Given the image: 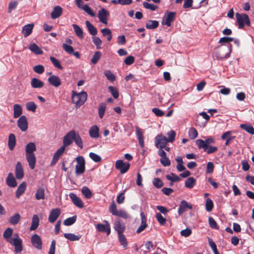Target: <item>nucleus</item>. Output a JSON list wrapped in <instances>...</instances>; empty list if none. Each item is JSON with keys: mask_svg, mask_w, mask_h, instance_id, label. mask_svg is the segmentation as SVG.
<instances>
[{"mask_svg": "<svg viewBox=\"0 0 254 254\" xmlns=\"http://www.w3.org/2000/svg\"><path fill=\"white\" fill-rule=\"evenodd\" d=\"M12 233L13 229L8 228L4 231L3 237L7 242L14 246L15 253H20L23 250L22 241L17 234H15L13 238H11Z\"/></svg>", "mask_w": 254, "mask_h": 254, "instance_id": "obj_1", "label": "nucleus"}, {"mask_svg": "<svg viewBox=\"0 0 254 254\" xmlns=\"http://www.w3.org/2000/svg\"><path fill=\"white\" fill-rule=\"evenodd\" d=\"M36 146L34 142L28 143L25 147V156L28 165L31 169H34L36 165V156L34 152Z\"/></svg>", "mask_w": 254, "mask_h": 254, "instance_id": "obj_2", "label": "nucleus"}, {"mask_svg": "<svg viewBox=\"0 0 254 254\" xmlns=\"http://www.w3.org/2000/svg\"><path fill=\"white\" fill-rule=\"evenodd\" d=\"M87 94L86 92L82 91L76 93L73 91L71 97L72 102L75 104L76 108H79L87 100Z\"/></svg>", "mask_w": 254, "mask_h": 254, "instance_id": "obj_3", "label": "nucleus"}, {"mask_svg": "<svg viewBox=\"0 0 254 254\" xmlns=\"http://www.w3.org/2000/svg\"><path fill=\"white\" fill-rule=\"evenodd\" d=\"M236 17L239 25V28H243L245 24L248 26H250L251 25V22L249 17L247 14H240L237 12L236 13Z\"/></svg>", "mask_w": 254, "mask_h": 254, "instance_id": "obj_4", "label": "nucleus"}, {"mask_svg": "<svg viewBox=\"0 0 254 254\" xmlns=\"http://www.w3.org/2000/svg\"><path fill=\"white\" fill-rule=\"evenodd\" d=\"M109 211L112 215L122 217L124 219H127L129 217L127 213L122 209L119 210H117V206L115 202L113 201L109 207Z\"/></svg>", "mask_w": 254, "mask_h": 254, "instance_id": "obj_5", "label": "nucleus"}, {"mask_svg": "<svg viewBox=\"0 0 254 254\" xmlns=\"http://www.w3.org/2000/svg\"><path fill=\"white\" fill-rule=\"evenodd\" d=\"M77 164L75 166V173L76 175L83 174L85 171V161L84 157L79 156L75 158Z\"/></svg>", "mask_w": 254, "mask_h": 254, "instance_id": "obj_6", "label": "nucleus"}, {"mask_svg": "<svg viewBox=\"0 0 254 254\" xmlns=\"http://www.w3.org/2000/svg\"><path fill=\"white\" fill-rule=\"evenodd\" d=\"M196 142L199 149H203L204 151H206L209 144L215 142V139L211 137L207 138L205 140L199 139Z\"/></svg>", "mask_w": 254, "mask_h": 254, "instance_id": "obj_7", "label": "nucleus"}, {"mask_svg": "<svg viewBox=\"0 0 254 254\" xmlns=\"http://www.w3.org/2000/svg\"><path fill=\"white\" fill-rule=\"evenodd\" d=\"M115 167L120 170L121 173H126L129 169L130 164L128 162H124L122 160H118L116 162Z\"/></svg>", "mask_w": 254, "mask_h": 254, "instance_id": "obj_8", "label": "nucleus"}, {"mask_svg": "<svg viewBox=\"0 0 254 254\" xmlns=\"http://www.w3.org/2000/svg\"><path fill=\"white\" fill-rule=\"evenodd\" d=\"M155 145L157 148L162 149L169 142L167 138L162 134H158L155 138Z\"/></svg>", "mask_w": 254, "mask_h": 254, "instance_id": "obj_9", "label": "nucleus"}, {"mask_svg": "<svg viewBox=\"0 0 254 254\" xmlns=\"http://www.w3.org/2000/svg\"><path fill=\"white\" fill-rule=\"evenodd\" d=\"M75 133L76 132L73 130L67 132L64 137L63 146L66 147L70 145L73 141L74 138L75 137Z\"/></svg>", "mask_w": 254, "mask_h": 254, "instance_id": "obj_10", "label": "nucleus"}, {"mask_svg": "<svg viewBox=\"0 0 254 254\" xmlns=\"http://www.w3.org/2000/svg\"><path fill=\"white\" fill-rule=\"evenodd\" d=\"M104 224L98 223L96 225L97 230L102 233H106L107 235L111 233V227L109 222L107 220H104Z\"/></svg>", "mask_w": 254, "mask_h": 254, "instance_id": "obj_11", "label": "nucleus"}, {"mask_svg": "<svg viewBox=\"0 0 254 254\" xmlns=\"http://www.w3.org/2000/svg\"><path fill=\"white\" fill-rule=\"evenodd\" d=\"M109 16V12L104 8H102L98 12V17L99 21L103 24H107L108 19Z\"/></svg>", "mask_w": 254, "mask_h": 254, "instance_id": "obj_12", "label": "nucleus"}, {"mask_svg": "<svg viewBox=\"0 0 254 254\" xmlns=\"http://www.w3.org/2000/svg\"><path fill=\"white\" fill-rule=\"evenodd\" d=\"M17 126L22 131H25L28 128V122L26 116H21L17 121Z\"/></svg>", "mask_w": 254, "mask_h": 254, "instance_id": "obj_13", "label": "nucleus"}, {"mask_svg": "<svg viewBox=\"0 0 254 254\" xmlns=\"http://www.w3.org/2000/svg\"><path fill=\"white\" fill-rule=\"evenodd\" d=\"M114 228L117 232L118 235L123 234L124 232L126 229V226L122 220L117 219L115 221Z\"/></svg>", "mask_w": 254, "mask_h": 254, "instance_id": "obj_14", "label": "nucleus"}, {"mask_svg": "<svg viewBox=\"0 0 254 254\" xmlns=\"http://www.w3.org/2000/svg\"><path fill=\"white\" fill-rule=\"evenodd\" d=\"M31 243L32 245L38 250L42 248V242L40 237L37 234H35L31 237Z\"/></svg>", "mask_w": 254, "mask_h": 254, "instance_id": "obj_15", "label": "nucleus"}, {"mask_svg": "<svg viewBox=\"0 0 254 254\" xmlns=\"http://www.w3.org/2000/svg\"><path fill=\"white\" fill-rule=\"evenodd\" d=\"M65 149V147L64 146H62L54 154L52 160L51 162V166H53L55 165L58 161L59 160L60 157L63 154Z\"/></svg>", "mask_w": 254, "mask_h": 254, "instance_id": "obj_16", "label": "nucleus"}, {"mask_svg": "<svg viewBox=\"0 0 254 254\" xmlns=\"http://www.w3.org/2000/svg\"><path fill=\"white\" fill-rule=\"evenodd\" d=\"M61 214V210L59 208L53 209L49 214L48 220L50 222L54 223Z\"/></svg>", "mask_w": 254, "mask_h": 254, "instance_id": "obj_17", "label": "nucleus"}, {"mask_svg": "<svg viewBox=\"0 0 254 254\" xmlns=\"http://www.w3.org/2000/svg\"><path fill=\"white\" fill-rule=\"evenodd\" d=\"M187 208L192 209V206L191 204L189 203L187 201L185 200H182L178 208V212L179 214L180 215H182L187 210Z\"/></svg>", "mask_w": 254, "mask_h": 254, "instance_id": "obj_18", "label": "nucleus"}, {"mask_svg": "<svg viewBox=\"0 0 254 254\" xmlns=\"http://www.w3.org/2000/svg\"><path fill=\"white\" fill-rule=\"evenodd\" d=\"M69 196L73 204L78 208H82L83 207V203L81 199H80L75 193L71 192L69 194Z\"/></svg>", "mask_w": 254, "mask_h": 254, "instance_id": "obj_19", "label": "nucleus"}, {"mask_svg": "<svg viewBox=\"0 0 254 254\" xmlns=\"http://www.w3.org/2000/svg\"><path fill=\"white\" fill-rule=\"evenodd\" d=\"M15 177L17 179L21 180L24 177V171L23 167L20 162H17L15 166Z\"/></svg>", "mask_w": 254, "mask_h": 254, "instance_id": "obj_20", "label": "nucleus"}, {"mask_svg": "<svg viewBox=\"0 0 254 254\" xmlns=\"http://www.w3.org/2000/svg\"><path fill=\"white\" fill-rule=\"evenodd\" d=\"M50 84L55 87H58L61 85L60 78L57 75H52L48 79Z\"/></svg>", "mask_w": 254, "mask_h": 254, "instance_id": "obj_21", "label": "nucleus"}, {"mask_svg": "<svg viewBox=\"0 0 254 254\" xmlns=\"http://www.w3.org/2000/svg\"><path fill=\"white\" fill-rule=\"evenodd\" d=\"M34 26V24L31 23L27 24L22 27V32L24 37H27L31 34Z\"/></svg>", "mask_w": 254, "mask_h": 254, "instance_id": "obj_22", "label": "nucleus"}, {"mask_svg": "<svg viewBox=\"0 0 254 254\" xmlns=\"http://www.w3.org/2000/svg\"><path fill=\"white\" fill-rule=\"evenodd\" d=\"M63 13V9L60 6H55L52 12H51V15L53 19H55L60 17Z\"/></svg>", "mask_w": 254, "mask_h": 254, "instance_id": "obj_23", "label": "nucleus"}, {"mask_svg": "<svg viewBox=\"0 0 254 254\" xmlns=\"http://www.w3.org/2000/svg\"><path fill=\"white\" fill-rule=\"evenodd\" d=\"M6 183L8 186L14 188L17 186V182L11 173L8 174L6 180Z\"/></svg>", "mask_w": 254, "mask_h": 254, "instance_id": "obj_24", "label": "nucleus"}, {"mask_svg": "<svg viewBox=\"0 0 254 254\" xmlns=\"http://www.w3.org/2000/svg\"><path fill=\"white\" fill-rule=\"evenodd\" d=\"M141 217V223L140 226L136 230L137 233H140L143 231L147 226L146 224V219L143 212H141L140 214Z\"/></svg>", "mask_w": 254, "mask_h": 254, "instance_id": "obj_25", "label": "nucleus"}, {"mask_svg": "<svg viewBox=\"0 0 254 254\" xmlns=\"http://www.w3.org/2000/svg\"><path fill=\"white\" fill-rule=\"evenodd\" d=\"M29 49L36 55H42L43 53L41 49L35 43L30 44L29 46Z\"/></svg>", "mask_w": 254, "mask_h": 254, "instance_id": "obj_26", "label": "nucleus"}, {"mask_svg": "<svg viewBox=\"0 0 254 254\" xmlns=\"http://www.w3.org/2000/svg\"><path fill=\"white\" fill-rule=\"evenodd\" d=\"M16 145L15 136L13 133H10L8 136V146L10 150H13Z\"/></svg>", "mask_w": 254, "mask_h": 254, "instance_id": "obj_27", "label": "nucleus"}, {"mask_svg": "<svg viewBox=\"0 0 254 254\" xmlns=\"http://www.w3.org/2000/svg\"><path fill=\"white\" fill-rule=\"evenodd\" d=\"M31 86L33 88H40L44 86V82L37 78H33L31 81Z\"/></svg>", "mask_w": 254, "mask_h": 254, "instance_id": "obj_28", "label": "nucleus"}, {"mask_svg": "<svg viewBox=\"0 0 254 254\" xmlns=\"http://www.w3.org/2000/svg\"><path fill=\"white\" fill-rule=\"evenodd\" d=\"M136 134L138 140V142L141 148L144 147V141L143 133L141 129L138 127H136Z\"/></svg>", "mask_w": 254, "mask_h": 254, "instance_id": "obj_29", "label": "nucleus"}, {"mask_svg": "<svg viewBox=\"0 0 254 254\" xmlns=\"http://www.w3.org/2000/svg\"><path fill=\"white\" fill-rule=\"evenodd\" d=\"M86 26L89 33L92 36H95L97 34V28L93 26L89 21L85 22Z\"/></svg>", "mask_w": 254, "mask_h": 254, "instance_id": "obj_30", "label": "nucleus"}, {"mask_svg": "<svg viewBox=\"0 0 254 254\" xmlns=\"http://www.w3.org/2000/svg\"><path fill=\"white\" fill-rule=\"evenodd\" d=\"M26 188V183L25 182H22L18 187L16 192V196L19 198L25 191Z\"/></svg>", "mask_w": 254, "mask_h": 254, "instance_id": "obj_31", "label": "nucleus"}, {"mask_svg": "<svg viewBox=\"0 0 254 254\" xmlns=\"http://www.w3.org/2000/svg\"><path fill=\"white\" fill-rule=\"evenodd\" d=\"M35 198L37 200L45 199V190L43 187H39L35 193Z\"/></svg>", "mask_w": 254, "mask_h": 254, "instance_id": "obj_32", "label": "nucleus"}, {"mask_svg": "<svg viewBox=\"0 0 254 254\" xmlns=\"http://www.w3.org/2000/svg\"><path fill=\"white\" fill-rule=\"evenodd\" d=\"M89 135L92 138H98L99 136V128L95 125L91 127L89 129Z\"/></svg>", "mask_w": 254, "mask_h": 254, "instance_id": "obj_33", "label": "nucleus"}, {"mask_svg": "<svg viewBox=\"0 0 254 254\" xmlns=\"http://www.w3.org/2000/svg\"><path fill=\"white\" fill-rule=\"evenodd\" d=\"M176 16V13L174 12H168L165 20V24L169 27L171 25V23L174 21Z\"/></svg>", "mask_w": 254, "mask_h": 254, "instance_id": "obj_34", "label": "nucleus"}, {"mask_svg": "<svg viewBox=\"0 0 254 254\" xmlns=\"http://www.w3.org/2000/svg\"><path fill=\"white\" fill-rule=\"evenodd\" d=\"M39 224V219L38 216L35 214L33 216L31 225L30 228L31 231L36 230Z\"/></svg>", "mask_w": 254, "mask_h": 254, "instance_id": "obj_35", "label": "nucleus"}, {"mask_svg": "<svg viewBox=\"0 0 254 254\" xmlns=\"http://www.w3.org/2000/svg\"><path fill=\"white\" fill-rule=\"evenodd\" d=\"M22 113V109L19 104H15L13 106V117L14 118L19 117Z\"/></svg>", "mask_w": 254, "mask_h": 254, "instance_id": "obj_36", "label": "nucleus"}, {"mask_svg": "<svg viewBox=\"0 0 254 254\" xmlns=\"http://www.w3.org/2000/svg\"><path fill=\"white\" fill-rule=\"evenodd\" d=\"M64 236L66 239L70 240V241H78L81 238V235H76L72 233H64Z\"/></svg>", "mask_w": 254, "mask_h": 254, "instance_id": "obj_37", "label": "nucleus"}, {"mask_svg": "<svg viewBox=\"0 0 254 254\" xmlns=\"http://www.w3.org/2000/svg\"><path fill=\"white\" fill-rule=\"evenodd\" d=\"M159 22L157 20H149L146 23V27L148 29H154L158 27Z\"/></svg>", "mask_w": 254, "mask_h": 254, "instance_id": "obj_38", "label": "nucleus"}, {"mask_svg": "<svg viewBox=\"0 0 254 254\" xmlns=\"http://www.w3.org/2000/svg\"><path fill=\"white\" fill-rule=\"evenodd\" d=\"M196 184V180L193 177L188 178L185 183V186L188 189H192Z\"/></svg>", "mask_w": 254, "mask_h": 254, "instance_id": "obj_39", "label": "nucleus"}, {"mask_svg": "<svg viewBox=\"0 0 254 254\" xmlns=\"http://www.w3.org/2000/svg\"><path fill=\"white\" fill-rule=\"evenodd\" d=\"M101 32L103 36L107 38L108 41H110L112 39V34L111 30L107 28H105L101 30Z\"/></svg>", "mask_w": 254, "mask_h": 254, "instance_id": "obj_40", "label": "nucleus"}, {"mask_svg": "<svg viewBox=\"0 0 254 254\" xmlns=\"http://www.w3.org/2000/svg\"><path fill=\"white\" fill-rule=\"evenodd\" d=\"M106 110V104L105 103H101L99 104L98 111V115L100 119H102L105 111Z\"/></svg>", "mask_w": 254, "mask_h": 254, "instance_id": "obj_41", "label": "nucleus"}, {"mask_svg": "<svg viewBox=\"0 0 254 254\" xmlns=\"http://www.w3.org/2000/svg\"><path fill=\"white\" fill-rule=\"evenodd\" d=\"M21 216L19 213H16L11 216L9 219V222L12 225H16L20 220Z\"/></svg>", "mask_w": 254, "mask_h": 254, "instance_id": "obj_42", "label": "nucleus"}, {"mask_svg": "<svg viewBox=\"0 0 254 254\" xmlns=\"http://www.w3.org/2000/svg\"><path fill=\"white\" fill-rule=\"evenodd\" d=\"M81 192L86 198H90L92 196V193L91 191L88 187L86 186L82 187L81 189Z\"/></svg>", "mask_w": 254, "mask_h": 254, "instance_id": "obj_43", "label": "nucleus"}, {"mask_svg": "<svg viewBox=\"0 0 254 254\" xmlns=\"http://www.w3.org/2000/svg\"><path fill=\"white\" fill-rule=\"evenodd\" d=\"M73 28L74 29V32L75 34L79 38H83V31L82 29L77 25L76 24H73L72 25Z\"/></svg>", "mask_w": 254, "mask_h": 254, "instance_id": "obj_44", "label": "nucleus"}, {"mask_svg": "<svg viewBox=\"0 0 254 254\" xmlns=\"http://www.w3.org/2000/svg\"><path fill=\"white\" fill-rule=\"evenodd\" d=\"M76 218V215H74L72 217L66 218L64 221V225L65 226H70L75 222Z\"/></svg>", "mask_w": 254, "mask_h": 254, "instance_id": "obj_45", "label": "nucleus"}, {"mask_svg": "<svg viewBox=\"0 0 254 254\" xmlns=\"http://www.w3.org/2000/svg\"><path fill=\"white\" fill-rule=\"evenodd\" d=\"M118 238L121 245L123 246L124 248H127V242L124 234H118Z\"/></svg>", "mask_w": 254, "mask_h": 254, "instance_id": "obj_46", "label": "nucleus"}, {"mask_svg": "<svg viewBox=\"0 0 254 254\" xmlns=\"http://www.w3.org/2000/svg\"><path fill=\"white\" fill-rule=\"evenodd\" d=\"M241 127L245 130L248 133L251 134H254V128L253 126L247 124H241Z\"/></svg>", "mask_w": 254, "mask_h": 254, "instance_id": "obj_47", "label": "nucleus"}, {"mask_svg": "<svg viewBox=\"0 0 254 254\" xmlns=\"http://www.w3.org/2000/svg\"><path fill=\"white\" fill-rule=\"evenodd\" d=\"M75 137L74 138L73 141L75 143V144L81 149H82L83 147V142L82 139L79 135L78 133H75Z\"/></svg>", "mask_w": 254, "mask_h": 254, "instance_id": "obj_48", "label": "nucleus"}, {"mask_svg": "<svg viewBox=\"0 0 254 254\" xmlns=\"http://www.w3.org/2000/svg\"><path fill=\"white\" fill-rule=\"evenodd\" d=\"M111 3L114 4L128 5L132 3V0H112Z\"/></svg>", "mask_w": 254, "mask_h": 254, "instance_id": "obj_49", "label": "nucleus"}, {"mask_svg": "<svg viewBox=\"0 0 254 254\" xmlns=\"http://www.w3.org/2000/svg\"><path fill=\"white\" fill-rule=\"evenodd\" d=\"M166 178L167 180L172 182H177L181 181L180 177L173 173L170 175H166Z\"/></svg>", "mask_w": 254, "mask_h": 254, "instance_id": "obj_50", "label": "nucleus"}, {"mask_svg": "<svg viewBox=\"0 0 254 254\" xmlns=\"http://www.w3.org/2000/svg\"><path fill=\"white\" fill-rule=\"evenodd\" d=\"M108 89L114 98H118L119 96V91L116 87L112 86H109L108 87Z\"/></svg>", "mask_w": 254, "mask_h": 254, "instance_id": "obj_51", "label": "nucleus"}, {"mask_svg": "<svg viewBox=\"0 0 254 254\" xmlns=\"http://www.w3.org/2000/svg\"><path fill=\"white\" fill-rule=\"evenodd\" d=\"M104 74L107 79L111 82H113L116 79L115 75L109 70H106L104 71Z\"/></svg>", "mask_w": 254, "mask_h": 254, "instance_id": "obj_52", "label": "nucleus"}, {"mask_svg": "<svg viewBox=\"0 0 254 254\" xmlns=\"http://www.w3.org/2000/svg\"><path fill=\"white\" fill-rule=\"evenodd\" d=\"M101 57V53L100 51L96 52L91 59V62L93 64H96Z\"/></svg>", "mask_w": 254, "mask_h": 254, "instance_id": "obj_53", "label": "nucleus"}, {"mask_svg": "<svg viewBox=\"0 0 254 254\" xmlns=\"http://www.w3.org/2000/svg\"><path fill=\"white\" fill-rule=\"evenodd\" d=\"M214 204L210 198H207L205 203V209L207 211L210 212L213 208Z\"/></svg>", "mask_w": 254, "mask_h": 254, "instance_id": "obj_54", "label": "nucleus"}, {"mask_svg": "<svg viewBox=\"0 0 254 254\" xmlns=\"http://www.w3.org/2000/svg\"><path fill=\"white\" fill-rule=\"evenodd\" d=\"M153 185L157 189H160L163 186V182L158 178H155L153 180Z\"/></svg>", "mask_w": 254, "mask_h": 254, "instance_id": "obj_55", "label": "nucleus"}, {"mask_svg": "<svg viewBox=\"0 0 254 254\" xmlns=\"http://www.w3.org/2000/svg\"><path fill=\"white\" fill-rule=\"evenodd\" d=\"M26 108L28 111L35 112L37 109V106L34 102H28L26 104Z\"/></svg>", "mask_w": 254, "mask_h": 254, "instance_id": "obj_56", "label": "nucleus"}, {"mask_svg": "<svg viewBox=\"0 0 254 254\" xmlns=\"http://www.w3.org/2000/svg\"><path fill=\"white\" fill-rule=\"evenodd\" d=\"M208 243L210 247L212 249V250L213 251L214 254H220L219 253L218 251V250L217 249V246L215 244V243L213 241V240L210 238H208Z\"/></svg>", "mask_w": 254, "mask_h": 254, "instance_id": "obj_57", "label": "nucleus"}, {"mask_svg": "<svg viewBox=\"0 0 254 254\" xmlns=\"http://www.w3.org/2000/svg\"><path fill=\"white\" fill-rule=\"evenodd\" d=\"M89 157L95 162L98 163L102 161L101 157L95 153L90 152L89 154Z\"/></svg>", "mask_w": 254, "mask_h": 254, "instance_id": "obj_58", "label": "nucleus"}, {"mask_svg": "<svg viewBox=\"0 0 254 254\" xmlns=\"http://www.w3.org/2000/svg\"><path fill=\"white\" fill-rule=\"evenodd\" d=\"M50 59L55 67H57L60 69H62L63 68V66L61 65L60 64V62L58 59H56L53 57H51L50 58Z\"/></svg>", "mask_w": 254, "mask_h": 254, "instance_id": "obj_59", "label": "nucleus"}, {"mask_svg": "<svg viewBox=\"0 0 254 254\" xmlns=\"http://www.w3.org/2000/svg\"><path fill=\"white\" fill-rule=\"evenodd\" d=\"M92 41L94 45L96 46L97 49H100L102 44V40L100 38L94 36L92 37Z\"/></svg>", "mask_w": 254, "mask_h": 254, "instance_id": "obj_60", "label": "nucleus"}, {"mask_svg": "<svg viewBox=\"0 0 254 254\" xmlns=\"http://www.w3.org/2000/svg\"><path fill=\"white\" fill-rule=\"evenodd\" d=\"M168 136L167 140L169 142H173L175 140L176 132L173 130H171L167 133Z\"/></svg>", "mask_w": 254, "mask_h": 254, "instance_id": "obj_61", "label": "nucleus"}, {"mask_svg": "<svg viewBox=\"0 0 254 254\" xmlns=\"http://www.w3.org/2000/svg\"><path fill=\"white\" fill-rule=\"evenodd\" d=\"M63 48L64 50L65 51V52L68 54L71 55L72 53H73V48L72 46L66 43H64L63 44Z\"/></svg>", "mask_w": 254, "mask_h": 254, "instance_id": "obj_62", "label": "nucleus"}, {"mask_svg": "<svg viewBox=\"0 0 254 254\" xmlns=\"http://www.w3.org/2000/svg\"><path fill=\"white\" fill-rule=\"evenodd\" d=\"M189 135L190 139H193L197 136L198 133L195 128L191 127L189 129Z\"/></svg>", "mask_w": 254, "mask_h": 254, "instance_id": "obj_63", "label": "nucleus"}, {"mask_svg": "<svg viewBox=\"0 0 254 254\" xmlns=\"http://www.w3.org/2000/svg\"><path fill=\"white\" fill-rule=\"evenodd\" d=\"M208 222L209 226L211 228L217 230L219 229V227L217 225L216 221L212 217H209L208 218Z\"/></svg>", "mask_w": 254, "mask_h": 254, "instance_id": "obj_64", "label": "nucleus"}]
</instances>
